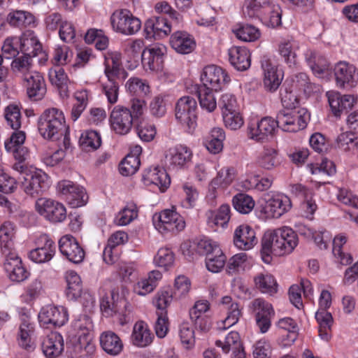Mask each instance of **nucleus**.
<instances>
[{
    "label": "nucleus",
    "instance_id": "45",
    "mask_svg": "<svg viewBox=\"0 0 358 358\" xmlns=\"http://www.w3.org/2000/svg\"><path fill=\"white\" fill-rule=\"evenodd\" d=\"M226 257L220 248H215L213 253L208 254L206 257L207 269L212 273H218L224 267Z\"/></svg>",
    "mask_w": 358,
    "mask_h": 358
},
{
    "label": "nucleus",
    "instance_id": "7",
    "mask_svg": "<svg viewBox=\"0 0 358 358\" xmlns=\"http://www.w3.org/2000/svg\"><path fill=\"white\" fill-rule=\"evenodd\" d=\"M57 189L72 208L83 206L87 201L88 196L84 188L72 181L62 180L58 182Z\"/></svg>",
    "mask_w": 358,
    "mask_h": 358
},
{
    "label": "nucleus",
    "instance_id": "4",
    "mask_svg": "<svg viewBox=\"0 0 358 358\" xmlns=\"http://www.w3.org/2000/svg\"><path fill=\"white\" fill-rule=\"evenodd\" d=\"M110 22L114 30L125 35L134 34L141 27V20L126 9L114 12Z\"/></svg>",
    "mask_w": 358,
    "mask_h": 358
},
{
    "label": "nucleus",
    "instance_id": "14",
    "mask_svg": "<svg viewBox=\"0 0 358 358\" xmlns=\"http://www.w3.org/2000/svg\"><path fill=\"white\" fill-rule=\"evenodd\" d=\"M67 312L63 307L47 306L40 311L38 320L41 325L46 328L61 327L67 321Z\"/></svg>",
    "mask_w": 358,
    "mask_h": 358
},
{
    "label": "nucleus",
    "instance_id": "55",
    "mask_svg": "<svg viewBox=\"0 0 358 358\" xmlns=\"http://www.w3.org/2000/svg\"><path fill=\"white\" fill-rule=\"evenodd\" d=\"M125 87L128 92L136 95L147 94L150 89L146 80L137 77L130 78L127 81Z\"/></svg>",
    "mask_w": 358,
    "mask_h": 358
},
{
    "label": "nucleus",
    "instance_id": "49",
    "mask_svg": "<svg viewBox=\"0 0 358 358\" xmlns=\"http://www.w3.org/2000/svg\"><path fill=\"white\" fill-rule=\"evenodd\" d=\"M236 36L245 42H253L261 36V32L258 28L253 25L245 24L234 30Z\"/></svg>",
    "mask_w": 358,
    "mask_h": 358
},
{
    "label": "nucleus",
    "instance_id": "22",
    "mask_svg": "<svg viewBox=\"0 0 358 358\" xmlns=\"http://www.w3.org/2000/svg\"><path fill=\"white\" fill-rule=\"evenodd\" d=\"M234 243L238 249L248 250L257 243V238L255 231L250 226L242 224L234 231Z\"/></svg>",
    "mask_w": 358,
    "mask_h": 358
},
{
    "label": "nucleus",
    "instance_id": "9",
    "mask_svg": "<svg viewBox=\"0 0 358 358\" xmlns=\"http://www.w3.org/2000/svg\"><path fill=\"white\" fill-rule=\"evenodd\" d=\"M18 179L21 180V186L24 192L31 196L42 194L49 187L48 176L41 171L27 174L26 176H22V178Z\"/></svg>",
    "mask_w": 358,
    "mask_h": 358
},
{
    "label": "nucleus",
    "instance_id": "38",
    "mask_svg": "<svg viewBox=\"0 0 358 358\" xmlns=\"http://www.w3.org/2000/svg\"><path fill=\"white\" fill-rule=\"evenodd\" d=\"M272 4L271 0H245L243 13L249 18L266 15L267 9L271 8Z\"/></svg>",
    "mask_w": 358,
    "mask_h": 358
},
{
    "label": "nucleus",
    "instance_id": "24",
    "mask_svg": "<svg viewBox=\"0 0 358 358\" xmlns=\"http://www.w3.org/2000/svg\"><path fill=\"white\" fill-rule=\"evenodd\" d=\"M41 348L47 358H57L64 350V340L61 334L51 332L42 341Z\"/></svg>",
    "mask_w": 358,
    "mask_h": 358
},
{
    "label": "nucleus",
    "instance_id": "23",
    "mask_svg": "<svg viewBox=\"0 0 358 358\" xmlns=\"http://www.w3.org/2000/svg\"><path fill=\"white\" fill-rule=\"evenodd\" d=\"M143 181L145 185H155L161 192H165L169 187L171 179L163 169L150 167L146 169L143 174Z\"/></svg>",
    "mask_w": 358,
    "mask_h": 358
},
{
    "label": "nucleus",
    "instance_id": "1",
    "mask_svg": "<svg viewBox=\"0 0 358 358\" xmlns=\"http://www.w3.org/2000/svg\"><path fill=\"white\" fill-rule=\"evenodd\" d=\"M38 129L43 138L52 141L63 139L64 148H69V127L66 124L65 117L61 110L56 108L45 110L38 117Z\"/></svg>",
    "mask_w": 358,
    "mask_h": 358
},
{
    "label": "nucleus",
    "instance_id": "40",
    "mask_svg": "<svg viewBox=\"0 0 358 358\" xmlns=\"http://www.w3.org/2000/svg\"><path fill=\"white\" fill-rule=\"evenodd\" d=\"M230 207L227 204L222 205L217 211L208 210L206 213L207 222L211 227H224L230 219Z\"/></svg>",
    "mask_w": 358,
    "mask_h": 358
},
{
    "label": "nucleus",
    "instance_id": "58",
    "mask_svg": "<svg viewBox=\"0 0 358 358\" xmlns=\"http://www.w3.org/2000/svg\"><path fill=\"white\" fill-rule=\"evenodd\" d=\"M293 87L306 94H309L314 90V85L310 82L306 73H299L292 79Z\"/></svg>",
    "mask_w": 358,
    "mask_h": 358
},
{
    "label": "nucleus",
    "instance_id": "19",
    "mask_svg": "<svg viewBox=\"0 0 358 358\" xmlns=\"http://www.w3.org/2000/svg\"><path fill=\"white\" fill-rule=\"evenodd\" d=\"M25 138L24 132L15 131L9 140L5 142L6 150L12 152L14 158L20 162H24L29 157V150L23 145Z\"/></svg>",
    "mask_w": 358,
    "mask_h": 358
},
{
    "label": "nucleus",
    "instance_id": "33",
    "mask_svg": "<svg viewBox=\"0 0 358 358\" xmlns=\"http://www.w3.org/2000/svg\"><path fill=\"white\" fill-rule=\"evenodd\" d=\"M99 340L102 349L108 355L115 356L122 351V341L113 331H107L103 332L100 336Z\"/></svg>",
    "mask_w": 358,
    "mask_h": 358
},
{
    "label": "nucleus",
    "instance_id": "50",
    "mask_svg": "<svg viewBox=\"0 0 358 358\" xmlns=\"http://www.w3.org/2000/svg\"><path fill=\"white\" fill-rule=\"evenodd\" d=\"M232 202L234 208L242 214L249 213L255 207V201L252 196L243 193L234 196Z\"/></svg>",
    "mask_w": 358,
    "mask_h": 358
},
{
    "label": "nucleus",
    "instance_id": "15",
    "mask_svg": "<svg viewBox=\"0 0 358 358\" xmlns=\"http://www.w3.org/2000/svg\"><path fill=\"white\" fill-rule=\"evenodd\" d=\"M255 313L256 323L262 333H266L271 327V320L274 315L272 305L263 299H255L251 304Z\"/></svg>",
    "mask_w": 358,
    "mask_h": 358
},
{
    "label": "nucleus",
    "instance_id": "20",
    "mask_svg": "<svg viewBox=\"0 0 358 358\" xmlns=\"http://www.w3.org/2000/svg\"><path fill=\"white\" fill-rule=\"evenodd\" d=\"M291 201L285 195H275L268 199L264 207L268 217L278 218L290 210Z\"/></svg>",
    "mask_w": 358,
    "mask_h": 358
},
{
    "label": "nucleus",
    "instance_id": "35",
    "mask_svg": "<svg viewBox=\"0 0 358 358\" xmlns=\"http://www.w3.org/2000/svg\"><path fill=\"white\" fill-rule=\"evenodd\" d=\"M222 304L227 310V316L222 321V325H219V329H226L237 323L241 315V310L238 303L233 302L231 296L222 297Z\"/></svg>",
    "mask_w": 358,
    "mask_h": 358
},
{
    "label": "nucleus",
    "instance_id": "16",
    "mask_svg": "<svg viewBox=\"0 0 358 358\" xmlns=\"http://www.w3.org/2000/svg\"><path fill=\"white\" fill-rule=\"evenodd\" d=\"M61 253L74 264L82 262L85 258V251L78 241L71 235L62 236L59 241Z\"/></svg>",
    "mask_w": 358,
    "mask_h": 358
},
{
    "label": "nucleus",
    "instance_id": "53",
    "mask_svg": "<svg viewBox=\"0 0 358 358\" xmlns=\"http://www.w3.org/2000/svg\"><path fill=\"white\" fill-rule=\"evenodd\" d=\"M140 164L138 156L127 155L119 166L120 173L125 176H131L138 171Z\"/></svg>",
    "mask_w": 358,
    "mask_h": 358
},
{
    "label": "nucleus",
    "instance_id": "46",
    "mask_svg": "<svg viewBox=\"0 0 358 358\" xmlns=\"http://www.w3.org/2000/svg\"><path fill=\"white\" fill-rule=\"evenodd\" d=\"M15 234V227L10 222H6L0 227V243L3 249H13V239Z\"/></svg>",
    "mask_w": 358,
    "mask_h": 358
},
{
    "label": "nucleus",
    "instance_id": "2",
    "mask_svg": "<svg viewBox=\"0 0 358 358\" xmlns=\"http://www.w3.org/2000/svg\"><path fill=\"white\" fill-rule=\"evenodd\" d=\"M280 127L285 131L296 132L306 127L310 114L306 108L283 110L277 114Z\"/></svg>",
    "mask_w": 358,
    "mask_h": 358
},
{
    "label": "nucleus",
    "instance_id": "29",
    "mask_svg": "<svg viewBox=\"0 0 358 358\" xmlns=\"http://www.w3.org/2000/svg\"><path fill=\"white\" fill-rule=\"evenodd\" d=\"M34 331V323L30 321L27 316H23L21 319L17 337L18 345L22 348L27 350H32L34 348V343L32 340Z\"/></svg>",
    "mask_w": 358,
    "mask_h": 358
},
{
    "label": "nucleus",
    "instance_id": "63",
    "mask_svg": "<svg viewBox=\"0 0 358 358\" xmlns=\"http://www.w3.org/2000/svg\"><path fill=\"white\" fill-rule=\"evenodd\" d=\"M48 76L50 83L55 86H61L68 84V77L61 66H55L54 68L50 69Z\"/></svg>",
    "mask_w": 358,
    "mask_h": 358
},
{
    "label": "nucleus",
    "instance_id": "28",
    "mask_svg": "<svg viewBox=\"0 0 358 358\" xmlns=\"http://www.w3.org/2000/svg\"><path fill=\"white\" fill-rule=\"evenodd\" d=\"M171 46L180 54H189L196 47L194 38L186 31H177L170 38Z\"/></svg>",
    "mask_w": 358,
    "mask_h": 358
},
{
    "label": "nucleus",
    "instance_id": "54",
    "mask_svg": "<svg viewBox=\"0 0 358 358\" xmlns=\"http://www.w3.org/2000/svg\"><path fill=\"white\" fill-rule=\"evenodd\" d=\"M234 169L231 167H224L217 173L216 178L211 181V186L215 189L218 187H225L230 185L234 179Z\"/></svg>",
    "mask_w": 358,
    "mask_h": 358
},
{
    "label": "nucleus",
    "instance_id": "42",
    "mask_svg": "<svg viewBox=\"0 0 358 358\" xmlns=\"http://www.w3.org/2000/svg\"><path fill=\"white\" fill-rule=\"evenodd\" d=\"M195 89L201 108L209 113L214 111L217 107L216 99L213 92L214 90L200 85L196 86Z\"/></svg>",
    "mask_w": 358,
    "mask_h": 358
},
{
    "label": "nucleus",
    "instance_id": "10",
    "mask_svg": "<svg viewBox=\"0 0 358 358\" xmlns=\"http://www.w3.org/2000/svg\"><path fill=\"white\" fill-rule=\"evenodd\" d=\"M277 127H280L277 117L274 120L270 117H265L256 124L249 126L248 136L257 142H264L273 136Z\"/></svg>",
    "mask_w": 358,
    "mask_h": 358
},
{
    "label": "nucleus",
    "instance_id": "51",
    "mask_svg": "<svg viewBox=\"0 0 358 358\" xmlns=\"http://www.w3.org/2000/svg\"><path fill=\"white\" fill-rule=\"evenodd\" d=\"M7 21L13 26H27L34 22V17L30 13L24 10H14L7 17Z\"/></svg>",
    "mask_w": 358,
    "mask_h": 358
},
{
    "label": "nucleus",
    "instance_id": "34",
    "mask_svg": "<svg viewBox=\"0 0 358 358\" xmlns=\"http://www.w3.org/2000/svg\"><path fill=\"white\" fill-rule=\"evenodd\" d=\"M229 61L238 71H245L251 64L250 53L245 48L232 47L229 50Z\"/></svg>",
    "mask_w": 358,
    "mask_h": 358
},
{
    "label": "nucleus",
    "instance_id": "5",
    "mask_svg": "<svg viewBox=\"0 0 358 358\" xmlns=\"http://www.w3.org/2000/svg\"><path fill=\"white\" fill-rule=\"evenodd\" d=\"M196 100L189 96L181 97L176 103V117L189 131L194 129L196 125Z\"/></svg>",
    "mask_w": 358,
    "mask_h": 358
},
{
    "label": "nucleus",
    "instance_id": "32",
    "mask_svg": "<svg viewBox=\"0 0 358 358\" xmlns=\"http://www.w3.org/2000/svg\"><path fill=\"white\" fill-rule=\"evenodd\" d=\"M124 300L120 297L117 292L113 290L110 295L103 296L100 301V309L106 317H111L121 311V306H124Z\"/></svg>",
    "mask_w": 358,
    "mask_h": 358
},
{
    "label": "nucleus",
    "instance_id": "27",
    "mask_svg": "<svg viewBox=\"0 0 358 358\" xmlns=\"http://www.w3.org/2000/svg\"><path fill=\"white\" fill-rule=\"evenodd\" d=\"M40 241L44 243L43 245L32 250L29 254V259L36 263L50 261L55 251L54 242L47 235L41 236Z\"/></svg>",
    "mask_w": 358,
    "mask_h": 358
},
{
    "label": "nucleus",
    "instance_id": "21",
    "mask_svg": "<svg viewBox=\"0 0 358 358\" xmlns=\"http://www.w3.org/2000/svg\"><path fill=\"white\" fill-rule=\"evenodd\" d=\"M144 31L147 38H159L171 32V25L162 16H156L146 20Z\"/></svg>",
    "mask_w": 358,
    "mask_h": 358
},
{
    "label": "nucleus",
    "instance_id": "43",
    "mask_svg": "<svg viewBox=\"0 0 358 358\" xmlns=\"http://www.w3.org/2000/svg\"><path fill=\"white\" fill-rule=\"evenodd\" d=\"M256 287L262 293L273 295L278 291V284L274 277L268 273H259L254 278Z\"/></svg>",
    "mask_w": 358,
    "mask_h": 358
},
{
    "label": "nucleus",
    "instance_id": "30",
    "mask_svg": "<svg viewBox=\"0 0 358 358\" xmlns=\"http://www.w3.org/2000/svg\"><path fill=\"white\" fill-rule=\"evenodd\" d=\"M277 229L273 231H266L262 240V260L268 263L271 261V255L282 256V250L280 245H277Z\"/></svg>",
    "mask_w": 358,
    "mask_h": 358
},
{
    "label": "nucleus",
    "instance_id": "56",
    "mask_svg": "<svg viewBox=\"0 0 358 358\" xmlns=\"http://www.w3.org/2000/svg\"><path fill=\"white\" fill-rule=\"evenodd\" d=\"M224 126L231 130H237L244 124L243 117L238 109L222 114Z\"/></svg>",
    "mask_w": 358,
    "mask_h": 358
},
{
    "label": "nucleus",
    "instance_id": "3",
    "mask_svg": "<svg viewBox=\"0 0 358 358\" xmlns=\"http://www.w3.org/2000/svg\"><path fill=\"white\" fill-rule=\"evenodd\" d=\"M155 228L161 233L178 232L184 229V218L174 210L166 209L153 217Z\"/></svg>",
    "mask_w": 358,
    "mask_h": 358
},
{
    "label": "nucleus",
    "instance_id": "52",
    "mask_svg": "<svg viewBox=\"0 0 358 358\" xmlns=\"http://www.w3.org/2000/svg\"><path fill=\"white\" fill-rule=\"evenodd\" d=\"M20 43V37L13 36L6 38L1 48L3 57L6 59L15 57L21 51Z\"/></svg>",
    "mask_w": 358,
    "mask_h": 358
},
{
    "label": "nucleus",
    "instance_id": "59",
    "mask_svg": "<svg viewBox=\"0 0 358 358\" xmlns=\"http://www.w3.org/2000/svg\"><path fill=\"white\" fill-rule=\"evenodd\" d=\"M149 111L153 117H163L166 113V103L164 97L161 95L153 97L149 104Z\"/></svg>",
    "mask_w": 358,
    "mask_h": 358
},
{
    "label": "nucleus",
    "instance_id": "11",
    "mask_svg": "<svg viewBox=\"0 0 358 358\" xmlns=\"http://www.w3.org/2000/svg\"><path fill=\"white\" fill-rule=\"evenodd\" d=\"M201 80L203 83L201 86L208 87L215 91L221 90L224 85L230 81L225 70L215 65L206 66L201 73Z\"/></svg>",
    "mask_w": 358,
    "mask_h": 358
},
{
    "label": "nucleus",
    "instance_id": "48",
    "mask_svg": "<svg viewBox=\"0 0 358 358\" xmlns=\"http://www.w3.org/2000/svg\"><path fill=\"white\" fill-rule=\"evenodd\" d=\"M21 52L24 56L34 57L42 50L41 43L34 37L22 36L20 38Z\"/></svg>",
    "mask_w": 358,
    "mask_h": 358
},
{
    "label": "nucleus",
    "instance_id": "12",
    "mask_svg": "<svg viewBox=\"0 0 358 358\" xmlns=\"http://www.w3.org/2000/svg\"><path fill=\"white\" fill-rule=\"evenodd\" d=\"M133 119L131 111L129 108L117 106L111 111L110 122L116 133L124 135L131 130Z\"/></svg>",
    "mask_w": 358,
    "mask_h": 358
},
{
    "label": "nucleus",
    "instance_id": "57",
    "mask_svg": "<svg viewBox=\"0 0 358 358\" xmlns=\"http://www.w3.org/2000/svg\"><path fill=\"white\" fill-rule=\"evenodd\" d=\"M173 300V293L169 288L163 289L157 292L153 299V304L162 312L166 311V308L170 306Z\"/></svg>",
    "mask_w": 358,
    "mask_h": 358
},
{
    "label": "nucleus",
    "instance_id": "17",
    "mask_svg": "<svg viewBox=\"0 0 358 358\" xmlns=\"http://www.w3.org/2000/svg\"><path fill=\"white\" fill-rule=\"evenodd\" d=\"M192 155L191 150L186 146L180 145L171 148L166 152V165L173 170L182 169L190 162Z\"/></svg>",
    "mask_w": 358,
    "mask_h": 358
},
{
    "label": "nucleus",
    "instance_id": "62",
    "mask_svg": "<svg viewBox=\"0 0 358 358\" xmlns=\"http://www.w3.org/2000/svg\"><path fill=\"white\" fill-rule=\"evenodd\" d=\"M182 188L185 192V199L182 201V206L187 209L194 207L199 197L197 189L187 183L185 184Z\"/></svg>",
    "mask_w": 358,
    "mask_h": 358
},
{
    "label": "nucleus",
    "instance_id": "61",
    "mask_svg": "<svg viewBox=\"0 0 358 358\" xmlns=\"http://www.w3.org/2000/svg\"><path fill=\"white\" fill-rule=\"evenodd\" d=\"M173 261V253L166 248H160L154 258V262L158 266L165 268L171 266Z\"/></svg>",
    "mask_w": 358,
    "mask_h": 358
},
{
    "label": "nucleus",
    "instance_id": "37",
    "mask_svg": "<svg viewBox=\"0 0 358 358\" xmlns=\"http://www.w3.org/2000/svg\"><path fill=\"white\" fill-rule=\"evenodd\" d=\"M132 343L138 347H146L152 343V335L144 322H137L131 334Z\"/></svg>",
    "mask_w": 358,
    "mask_h": 358
},
{
    "label": "nucleus",
    "instance_id": "8",
    "mask_svg": "<svg viewBox=\"0 0 358 358\" xmlns=\"http://www.w3.org/2000/svg\"><path fill=\"white\" fill-rule=\"evenodd\" d=\"M166 47L161 44L145 48L142 52V64L148 72H158L164 68V57Z\"/></svg>",
    "mask_w": 358,
    "mask_h": 358
},
{
    "label": "nucleus",
    "instance_id": "47",
    "mask_svg": "<svg viewBox=\"0 0 358 358\" xmlns=\"http://www.w3.org/2000/svg\"><path fill=\"white\" fill-rule=\"evenodd\" d=\"M215 345L221 348L224 353H228L230 350H232L234 352L243 348L240 336L236 331L229 332L224 341L220 340L216 341Z\"/></svg>",
    "mask_w": 358,
    "mask_h": 358
},
{
    "label": "nucleus",
    "instance_id": "60",
    "mask_svg": "<svg viewBox=\"0 0 358 358\" xmlns=\"http://www.w3.org/2000/svg\"><path fill=\"white\" fill-rule=\"evenodd\" d=\"M5 118L8 124L13 129H18L21 126V114L18 106L9 105L5 110Z\"/></svg>",
    "mask_w": 358,
    "mask_h": 358
},
{
    "label": "nucleus",
    "instance_id": "41",
    "mask_svg": "<svg viewBox=\"0 0 358 358\" xmlns=\"http://www.w3.org/2000/svg\"><path fill=\"white\" fill-rule=\"evenodd\" d=\"M259 166L266 170H272L280 164L278 150L273 148L264 147L257 158Z\"/></svg>",
    "mask_w": 358,
    "mask_h": 358
},
{
    "label": "nucleus",
    "instance_id": "25",
    "mask_svg": "<svg viewBox=\"0 0 358 358\" xmlns=\"http://www.w3.org/2000/svg\"><path fill=\"white\" fill-rule=\"evenodd\" d=\"M24 81L26 83L27 94L31 101H39L44 97L46 87L43 77L40 73H32V76Z\"/></svg>",
    "mask_w": 358,
    "mask_h": 358
},
{
    "label": "nucleus",
    "instance_id": "6",
    "mask_svg": "<svg viewBox=\"0 0 358 358\" xmlns=\"http://www.w3.org/2000/svg\"><path fill=\"white\" fill-rule=\"evenodd\" d=\"M35 208L41 216L52 222H61L66 217V210L64 206L51 199H38Z\"/></svg>",
    "mask_w": 358,
    "mask_h": 358
},
{
    "label": "nucleus",
    "instance_id": "64",
    "mask_svg": "<svg viewBox=\"0 0 358 358\" xmlns=\"http://www.w3.org/2000/svg\"><path fill=\"white\" fill-rule=\"evenodd\" d=\"M137 217L136 206L131 205L124 208L116 217V223L118 225H127Z\"/></svg>",
    "mask_w": 358,
    "mask_h": 358
},
{
    "label": "nucleus",
    "instance_id": "18",
    "mask_svg": "<svg viewBox=\"0 0 358 358\" xmlns=\"http://www.w3.org/2000/svg\"><path fill=\"white\" fill-rule=\"evenodd\" d=\"M334 76L338 87H352L358 79L356 68L345 62H338L334 67Z\"/></svg>",
    "mask_w": 358,
    "mask_h": 358
},
{
    "label": "nucleus",
    "instance_id": "26",
    "mask_svg": "<svg viewBox=\"0 0 358 358\" xmlns=\"http://www.w3.org/2000/svg\"><path fill=\"white\" fill-rule=\"evenodd\" d=\"M277 245H280L282 256L292 252L297 246L299 239L294 230L287 227L277 229Z\"/></svg>",
    "mask_w": 358,
    "mask_h": 358
},
{
    "label": "nucleus",
    "instance_id": "39",
    "mask_svg": "<svg viewBox=\"0 0 358 358\" xmlns=\"http://www.w3.org/2000/svg\"><path fill=\"white\" fill-rule=\"evenodd\" d=\"M11 69L17 76L21 77L24 80L32 76V73L37 72L34 70L31 58L24 55L13 59L11 63Z\"/></svg>",
    "mask_w": 358,
    "mask_h": 358
},
{
    "label": "nucleus",
    "instance_id": "44",
    "mask_svg": "<svg viewBox=\"0 0 358 358\" xmlns=\"http://www.w3.org/2000/svg\"><path fill=\"white\" fill-rule=\"evenodd\" d=\"M79 143L83 150L94 151L101 146V138L97 131L88 130L81 134Z\"/></svg>",
    "mask_w": 358,
    "mask_h": 358
},
{
    "label": "nucleus",
    "instance_id": "36",
    "mask_svg": "<svg viewBox=\"0 0 358 358\" xmlns=\"http://www.w3.org/2000/svg\"><path fill=\"white\" fill-rule=\"evenodd\" d=\"M305 56L308 65L315 76L323 77L328 72L329 63L323 56L313 50H308Z\"/></svg>",
    "mask_w": 358,
    "mask_h": 358
},
{
    "label": "nucleus",
    "instance_id": "31",
    "mask_svg": "<svg viewBox=\"0 0 358 358\" xmlns=\"http://www.w3.org/2000/svg\"><path fill=\"white\" fill-rule=\"evenodd\" d=\"M327 96L331 110L336 116H339L345 110L350 109L355 103L354 96H341L340 93L334 91L327 92Z\"/></svg>",
    "mask_w": 358,
    "mask_h": 358
},
{
    "label": "nucleus",
    "instance_id": "13",
    "mask_svg": "<svg viewBox=\"0 0 358 358\" xmlns=\"http://www.w3.org/2000/svg\"><path fill=\"white\" fill-rule=\"evenodd\" d=\"M261 66L264 72L263 84L265 90L270 92L276 91L283 78L282 72L266 57H264L262 59Z\"/></svg>",
    "mask_w": 358,
    "mask_h": 358
}]
</instances>
